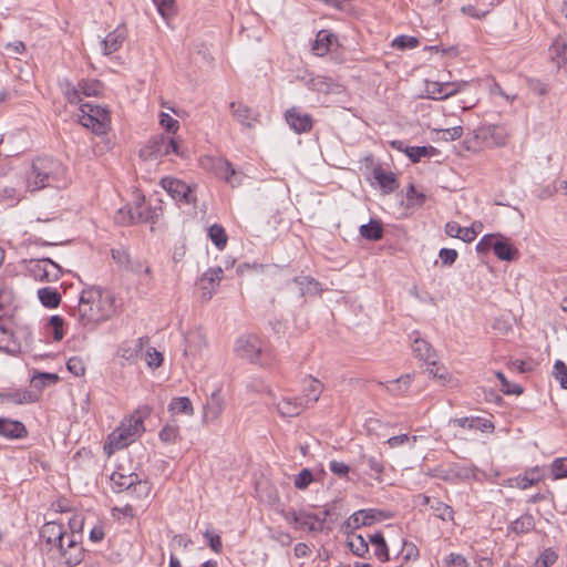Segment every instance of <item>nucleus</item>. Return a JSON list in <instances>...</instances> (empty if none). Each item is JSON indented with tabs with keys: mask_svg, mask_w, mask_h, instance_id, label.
<instances>
[{
	"mask_svg": "<svg viewBox=\"0 0 567 567\" xmlns=\"http://www.w3.org/2000/svg\"><path fill=\"white\" fill-rule=\"evenodd\" d=\"M115 313L114 297L97 287H90L81 292L78 316L83 327H95L109 320Z\"/></svg>",
	"mask_w": 567,
	"mask_h": 567,
	"instance_id": "1",
	"label": "nucleus"
},
{
	"mask_svg": "<svg viewBox=\"0 0 567 567\" xmlns=\"http://www.w3.org/2000/svg\"><path fill=\"white\" fill-rule=\"evenodd\" d=\"M64 176V167L53 158L39 157L33 161L27 176V188L35 192L44 187H60Z\"/></svg>",
	"mask_w": 567,
	"mask_h": 567,
	"instance_id": "2",
	"label": "nucleus"
},
{
	"mask_svg": "<svg viewBox=\"0 0 567 567\" xmlns=\"http://www.w3.org/2000/svg\"><path fill=\"white\" fill-rule=\"evenodd\" d=\"M80 123L97 135L105 134L110 124L109 112L97 104L82 103Z\"/></svg>",
	"mask_w": 567,
	"mask_h": 567,
	"instance_id": "3",
	"label": "nucleus"
},
{
	"mask_svg": "<svg viewBox=\"0 0 567 567\" xmlns=\"http://www.w3.org/2000/svg\"><path fill=\"white\" fill-rule=\"evenodd\" d=\"M142 430L143 422L141 419L134 420V422H131L127 426L122 424V426L109 435L107 443L104 445V451L111 455L115 451L126 447L135 440Z\"/></svg>",
	"mask_w": 567,
	"mask_h": 567,
	"instance_id": "4",
	"label": "nucleus"
},
{
	"mask_svg": "<svg viewBox=\"0 0 567 567\" xmlns=\"http://www.w3.org/2000/svg\"><path fill=\"white\" fill-rule=\"evenodd\" d=\"M23 262L28 274L39 281H56L62 275V268L50 258H32Z\"/></svg>",
	"mask_w": 567,
	"mask_h": 567,
	"instance_id": "5",
	"label": "nucleus"
},
{
	"mask_svg": "<svg viewBox=\"0 0 567 567\" xmlns=\"http://www.w3.org/2000/svg\"><path fill=\"white\" fill-rule=\"evenodd\" d=\"M235 352L241 359L257 362L262 357L264 343L258 336L245 334L237 339Z\"/></svg>",
	"mask_w": 567,
	"mask_h": 567,
	"instance_id": "6",
	"label": "nucleus"
},
{
	"mask_svg": "<svg viewBox=\"0 0 567 567\" xmlns=\"http://www.w3.org/2000/svg\"><path fill=\"white\" fill-rule=\"evenodd\" d=\"M102 90V84L97 80H83L79 82L76 86L66 83L63 92L65 99L70 103H80L82 101V95L84 96H94L97 95Z\"/></svg>",
	"mask_w": 567,
	"mask_h": 567,
	"instance_id": "7",
	"label": "nucleus"
},
{
	"mask_svg": "<svg viewBox=\"0 0 567 567\" xmlns=\"http://www.w3.org/2000/svg\"><path fill=\"white\" fill-rule=\"evenodd\" d=\"M66 542V547L62 546L56 551L68 567L78 566L85 555L81 544V535L70 534Z\"/></svg>",
	"mask_w": 567,
	"mask_h": 567,
	"instance_id": "8",
	"label": "nucleus"
},
{
	"mask_svg": "<svg viewBox=\"0 0 567 567\" xmlns=\"http://www.w3.org/2000/svg\"><path fill=\"white\" fill-rule=\"evenodd\" d=\"M69 533L64 528L63 524L58 522L45 523L41 530L40 536L50 546V550L62 548L63 543L68 540Z\"/></svg>",
	"mask_w": 567,
	"mask_h": 567,
	"instance_id": "9",
	"label": "nucleus"
},
{
	"mask_svg": "<svg viewBox=\"0 0 567 567\" xmlns=\"http://www.w3.org/2000/svg\"><path fill=\"white\" fill-rule=\"evenodd\" d=\"M161 185L172 196V198L176 200H181L186 204L196 202V197L194 196L190 186L183 181L173 177H164L161 181Z\"/></svg>",
	"mask_w": 567,
	"mask_h": 567,
	"instance_id": "10",
	"label": "nucleus"
},
{
	"mask_svg": "<svg viewBox=\"0 0 567 567\" xmlns=\"http://www.w3.org/2000/svg\"><path fill=\"white\" fill-rule=\"evenodd\" d=\"M466 85V82H435L427 81L425 84L426 96L432 100H444L455 95Z\"/></svg>",
	"mask_w": 567,
	"mask_h": 567,
	"instance_id": "11",
	"label": "nucleus"
},
{
	"mask_svg": "<svg viewBox=\"0 0 567 567\" xmlns=\"http://www.w3.org/2000/svg\"><path fill=\"white\" fill-rule=\"evenodd\" d=\"M285 120L289 127L297 134L309 133L313 127V118L310 114L292 106L285 113Z\"/></svg>",
	"mask_w": 567,
	"mask_h": 567,
	"instance_id": "12",
	"label": "nucleus"
},
{
	"mask_svg": "<svg viewBox=\"0 0 567 567\" xmlns=\"http://www.w3.org/2000/svg\"><path fill=\"white\" fill-rule=\"evenodd\" d=\"M383 517L382 512L374 508L360 509L353 513L343 524L344 530L350 534L361 526H371L374 522Z\"/></svg>",
	"mask_w": 567,
	"mask_h": 567,
	"instance_id": "13",
	"label": "nucleus"
},
{
	"mask_svg": "<svg viewBox=\"0 0 567 567\" xmlns=\"http://www.w3.org/2000/svg\"><path fill=\"white\" fill-rule=\"evenodd\" d=\"M225 408V401L220 396V390H215L207 399L203 411V423H215L221 415Z\"/></svg>",
	"mask_w": 567,
	"mask_h": 567,
	"instance_id": "14",
	"label": "nucleus"
},
{
	"mask_svg": "<svg viewBox=\"0 0 567 567\" xmlns=\"http://www.w3.org/2000/svg\"><path fill=\"white\" fill-rule=\"evenodd\" d=\"M229 109L233 117L243 126L248 128L255 127L258 121V113L241 102H231Z\"/></svg>",
	"mask_w": 567,
	"mask_h": 567,
	"instance_id": "15",
	"label": "nucleus"
},
{
	"mask_svg": "<svg viewBox=\"0 0 567 567\" xmlns=\"http://www.w3.org/2000/svg\"><path fill=\"white\" fill-rule=\"evenodd\" d=\"M223 275L224 270L221 269V267L209 268L202 275L199 279V285L200 288L204 290L203 296L207 300L212 298L216 287L219 286L223 279Z\"/></svg>",
	"mask_w": 567,
	"mask_h": 567,
	"instance_id": "16",
	"label": "nucleus"
},
{
	"mask_svg": "<svg viewBox=\"0 0 567 567\" xmlns=\"http://www.w3.org/2000/svg\"><path fill=\"white\" fill-rule=\"evenodd\" d=\"M148 343L147 337H141L138 339L124 341L118 350L117 354L124 359L125 361L133 362L136 361L144 347Z\"/></svg>",
	"mask_w": 567,
	"mask_h": 567,
	"instance_id": "17",
	"label": "nucleus"
},
{
	"mask_svg": "<svg viewBox=\"0 0 567 567\" xmlns=\"http://www.w3.org/2000/svg\"><path fill=\"white\" fill-rule=\"evenodd\" d=\"M130 221L146 223L157 217V209L145 205V198L138 199L134 207L127 208Z\"/></svg>",
	"mask_w": 567,
	"mask_h": 567,
	"instance_id": "18",
	"label": "nucleus"
},
{
	"mask_svg": "<svg viewBox=\"0 0 567 567\" xmlns=\"http://www.w3.org/2000/svg\"><path fill=\"white\" fill-rule=\"evenodd\" d=\"M28 435L27 427L20 421L0 417V436L6 439H23Z\"/></svg>",
	"mask_w": 567,
	"mask_h": 567,
	"instance_id": "19",
	"label": "nucleus"
},
{
	"mask_svg": "<svg viewBox=\"0 0 567 567\" xmlns=\"http://www.w3.org/2000/svg\"><path fill=\"white\" fill-rule=\"evenodd\" d=\"M323 390L322 383L311 375L303 380V394L299 396L306 403V408L316 403Z\"/></svg>",
	"mask_w": 567,
	"mask_h": 567,
	"instance_id": "20",
	"label": "nucleus"
},
{
	"mask_svg": "<svg viewBox=\"0 0 567 567\" xmlns=\"http://www.w3.org/2000/svg\"><path fill=\"white\" fill-rule=\"evenodd\" d=\"M278 413L284 417H293L299 415L306 408L302 399L284 398L277 404Z\"/></svg>",
	"mask_w": 567,
	"mask_h": 567,
	"instance_id": "21",
	"label": "nucleus"
},
{
	"mask_svg": "<svg viewBox=\"0 0 567 567\" xmlns=\"http://www.w3.org/2000/svg\"><path fill=\"white\" fill-rule=\"evenodd\" d=\"M125 39L126 30L123 27L116 28L101 41L103 53L105 55H110L113 52H116L120 50Z\"/></svg>",
	"mask_w": 567,
	"mask_h": 567,
	"instance_id": "22",
	"label": "nucleus"
},
{
	"mask_svg": "<svg viewBox=\"0 0 567 567\" xmlns=\"http://www.w3.org/2000/svg\"><path fill=\"white\" fill-rule=\"evenodd\" d=\"M215 173L220 178L225 179L233 187L240 184V181L236 178V171L231 164L224 158L212 159Z\"/></svg>",
	"mask_w": 567,
	"mask_h": 567,
	"instance_id": "23",
	"label": "nucleus"
},
{
	"mask_svg": "<svg viewBox=\"0 0 567 567\" xmlns=\"http://www.w3.org/2000/svg\"><path fill=\"white\" fill-rule=\"evenodd\" d=\"M334 42H337V37L332 32L320 30L313 42L312 51L316 55L323 56L330 51Z\"/></svg>",
	"mask_w": 567,
	"mask_h": 567,
	"instance_id": "24",
	"label": "nucleus"
},
{
	"mask_svg": "<svg viewBox=\"0 0 567 567\" xmlns=\"http://www.w3.org/2000/svg\"><path fill=\"white\" fill-rule=\"evenodd\" d=\"M373 177L385 194L392 193L399 187L395 174L386 172L380 166L373 168Z\"/></svg>",
	"mask_w": 567,
	"mask_h": 567,
	"instance_id": "25",
	"label": "nucleus"
},
{
	"mask_svg": "<svg viewBox=\"0 0 567 567\" xmlns=\"http://www.w3.org/2000/svg\"><path fill=\"white\" fill-rule=\"evenodd\" d=\"M445 233L452 238L462 239L464 243H471L477 236V231L474 227H461L456 221L446 223Z\"/></svg>",
	"mask_w": 567,
	"mask_h": 567,
	"instance_id": "26",
	"label": "nucleus"
},
{
	"mask_svg": "<svg viewBox=\"0 0 567 567\" xmlns=\"http://www.w3.org/2000/svg\"><path fill=\"white\" fill-rule=\"evenodd\" d=\"M10 324L11 321L9 319H0V350L8 353L14 352L18 349Z\"/></svg>",
	"mask_w": 567,
	"mask_h": 567,
	"instance_id": "27",
	"label": "nucleus"
},
{
	"mask_svg": "<svg viewBox=\"0 0 567 567\" xmlns=\"http://www.w3.org/2000/svg\"><path fill=\"white\" fill-rule=\"evenodd\" d=\"M293 282L298 286L300 297L318 296L321 292V285L315 278L299 276L293 278Z\"/></svg>",
	"mask_w": 567,
	"mask_h": 567,
	"instance_id": "28",
	"label": "nucleus"
},
{
	"mask_svg": "<svg viewBox=\"0 0 567 567\" xmlns=\"http://www.w3.org/2000/svg\"><path fill=\"white\" fill-rule=\"evenodd\" d=\"M453 423L463 429L478 430L482 432L492 431L494 429L492 422L476 416L454 419Z\"/></svg>",
	"mask_w": 567,
	"mask_h": 567,
	"instance_id": "29",
	"label": "nucleus"
},
{
	"mask_svg": "<svg viewBox=\"0 0 567 567\" xmlns=\"http://www.w3.org/2000/svg\"><path fill=\"white\" fill-rule=\"evenodd\" d=\"M369 542L374 547V555L379 560L388 561L391 559L390 548L381 532L369 535Z\"/></svg>",
	"mask_w": 567,
	"mask_h": 567,
	"instance_id": "30",
	"label": "nucleus"
},
{
	"mask_svg": "<svg viewBox=\"0 0 567 567\" xmlns=\"http://www.w3.org/2000/svg\"><path fill=\"white\" fill-rule=\"evenodd\" d=\"M423 503L429 505L434 515L443 520L453 519V509L447 504L441 502L437 498H431L429 496L423 497Z\"/></svg>",
	"mask_w": 567,
	"mask_h": 567,
	"instance_id": "31",
	"label": "nucleus"
},
{
	"mask_svg": "<svg viewBox=\"0 0 567 567\" xmlns=\"http://www.w3.org/2000/svg\"><path fill=\"white\" fill-rule=\"evenodd\" d=\"M162 142H164V136L151 140L148 144L141 150V156L144 159H157L158 157L165 156Z\"/></svg>",
	"mask_w": 567,
	"mask_h": 567,
	"instance_id": "32",
	"label": "nucleus"
},
{
	"mask_svg": "<svg viewBox=\"0 0 567 567\" xmlns=\"http://www.w3.org/2000/svg\"><path fill=\"white\" fill-rule=\"evenodd\" d=\"M412 377L410 374L402 375L396 380L380 383L386 391L393 395H403L410 388Z\"/></svg>",
	"mask_w": 567,
	"mask_h": 567,
	"instance_id": "33",
	"label": "nucleus"
},
{
	"mask_svg": "<svg viewBox=\"0 0 567 567\" xmlns=\"http://www.w3.org/2000/svg\"><path fill=\"white\" fill-rule=\"evenodd\" d=\"M38 298L40 302L50 309L59 307L61 302L60 292L51 287H44L38 290Z\"/></svg>",
	"mask_w": 567,
	"mask_h": 567,
	"instance_id": "34",
	"label": "nucleus"
},
{
	"mask_svg": "<svg viewBox=\"0 0 567 567\" xmlns=\"http://www.w3.org/2000/svg\"><path fill=\"white\" fill-rule=\"evenodd\" d=\"M34 395L28 390H14L1 393V402H11L14 404H25L34 402Z\"/></svg>",
	"mask_w": 567,
	"mask_h": 567,
	"instance_id": "35",
	"label": "nucleus"
},
{
	"mask_svg": "<svg viewBox=\"0 0 567 567\" xmlns=\"http://www.w3.org/2000/svg\"><path fill=\"white\" fill-rule=\"evenodd\" d=\"M493 250L498 259L506 261L513 260L517 255V249L505 239L497 238Z\"/></svg>",
	"mask_w": 567,
	"mask_h": 567,
	"instance_id": "36",
	"label": "nucleus"
},
{
	"mask_svg": "<svg viewBox=\"0 0 567 567\" xmlns=\"http://www.w3.org/2000/svg\"><path fill=\"white\" fill-rule=\"evenodd\" d=\"M534 527L535 519L533 515L526 513L511 524L509 530L516 535H523L529 533Z\"/></svg>",
	"mask_w": 567,
	"mask_h": 567,
	"instance_id": "37",
	"label": "nucleus"
},
{
	"mask_svg": "<svg viewBox=\"0 0 567 567\" xmlns=\"http://www.w3.org/2000/svg\"><path fill=\"white\" fill-rule=\"evenodd\" d=\"M111 482L113 486L116 488V492H121L123 489L131 491L134 483H137V474L131 473L128 475H125L120 472H114L111 475Z\"/></svg>",
	"mask_w": 567,
	"mask_h": 567,
	"instance_id": "38",
	"label": "nucleus"
},
{
	"mask_svg": "<svg viewBox=\"0 0 567 567\" xmlns=\"http://www.w3.org/2000/svg\"><path fill=\"white\" fill-rule=\"evenodd\" d=\"M360 235L368 240H380L383 237V227L379 220L371 219L369 224L360 226Z\"/></svg>",
	"mask_w": 567,
	"mask_h": 567,
	"instance_id": "39",
	"label": "nucleus"
},
{
	"mask_svg": "<svg viewBox=\"0 0 567 567\" xmlns=\"http://www.w3.org/2000/svg\"><path fill=\"white\" fill-rule=\"evenodd\" d=\"M171 412L176 414H185L192 416L194 408L192 401L187 396L174 398L168 405Z\"/></svg>",
	"mask_w": 567,
	"mask_h": 567,
	"instance_id": "40",
	"label": "nucleus"
},
{
	"mask_svg": "<svg viewBox=\"0 0 567 567\" xmlns=\"http://www.w3.org/2000/svg\"><path fill=\"white\" fill-rule=\"evenodd\" d=\"M322 520L317 515L300 511L299 522L297 527L308 529L309 532L320 530Z\"/></svg>",
	"mask_w": 567,
	"mask_h": 567,
	"instance_id": "41",
	"label": "nucleus"
},
{
	"mask_svg": "<svg viewBox=\"0 0 567 567\" xmlns=\"http://www.w3.org/2000/svg\"><path fill=\"white\" fill-rule=\"evenodd\" d=\"M400 551H398V556H401L402 563H406L410 560H416L419 558V548L412 542H408L406 539H400Z\"/></svg>",
	"mask_w": 567,
	"mask_h": 567,
	"instance_id": "42",
	"label": "nucleus"
},
{
	"mask_svg": "<svg viewBox=\"0 0 567 567\" xmlns=\"http://www.w3.org/2000/svg\"><path fill=\"white\" fill-rule=\"evenodd\" d=\"M348 545L350 550L359 557H364V555L369 551V542L363 536L357 535L354 533L349 536Z\"/></svg>",
	"mask_w": 567,
	"mask_h": 567,
	"instance_id": "43",
	"label": "nucleus"
},
{
	"mask_svg": "<svg viewBox=\"0 0 567 567\" xmlns=\"http://www.w3.org/2000/svg\"><path fill=\"white\" fill-rule=\"evenodd\" d=\"M404 152L411 162L417 163L421 158L434 154L436 150L433 146H406Z\"/></svg>",
	"mask_w": 567,
	"mask_h": 567,
	"instance_id": "44",
	"label": "nucleus"
},
{
	"mask_svg": "<svg viewBox=\"0 0 567 567\" xmlns=\"http://www.w3.org/2000/svg\"><path fill=\"white\" fill-rule=\"evenodd\" d=\"M412 349L416 357L424 361H429L434 357V351L431 344L424 339L416 338L413 342Z\"/></svg>",
	"mask_w": 567,
	"mask_h": 567,
	"instance_id": "45",
	"label": "nucleus"
},
{
	"mask_svg": "<svg viewBox=\"0 0 567 567\" xmlns=\"http://www.w3.org/2000/svg\"><path fill=\"white\" fill-rule=\"evenodd\" d=\"M112 258L120 267L124 269H135L133 260L131 259L127 249L124 247L113 248Z\"/></svg>",
	"mask_w": 567,
	"mask_h": 567,
	"instance_id": "46",
	"label": "nucleus"
},
{
	"mask_svg": "<svg viewBox=\"0 0 567 567\" xmlns=\"http://www.w3.org/2000/svg\"><path fill=\"white\" fill-rule=\"evenodd\" d=\"M487 132L497 146L505 145L511 135L508 130L503 125H491L487 127Z\"/></svg>",
	"mask_w": 567,
	"mask_h": 567,
	"instance_id": "47",
	"label": "nucleus"
},
{
	"mask_svg": "<svg viewBox=\"0 0 567 567\" xmlns=\"http://www.w3.org/2000/svg\"><path fill=\"white\" fill-rule=\"evenodd\" d=\"M360 462L370 468L371 476H373L375 480L381 478V474L383 472V464L378 457L361 455Z\"/></svg>",
	"mask_w": 567,
	"mask_h": 567,
	"instance_id": "48",
	"label": "nucleus"
},
{
	"mask_svg": "<svg viewBox=\"0 0 567 567\" xmlns=\"http://www.w3.org/2000/svg\"><path fill=\"white\" fill-rule=\"evenodd\" d=\"M208 235L217 248L223 249L226 246L227 235L220 225H212L208 229Z\"/></svg>",
	"mask_w": 567,
	"mask_h": 567,
	"instance_id": "49",
	"label": "nucleus"
},
{
	"mask_svg": "<svg viewBox=\"0 0 567 567\" xmlns=\"http://www.w3.org/2000/svg\"><path fill=\"white\" fill-rule=\"evenodd\" d=\"M158 13L168 21L176 12L175 0H153Z\"/></svg>",
	"mask_w": 567,
	"mask_h": 567,
	"instance_id": "50",
	"label": "nucleus"
},
{
	"mask_svg": "<svg viewBox=\"0 0 567 567\" xmlns=\"http://www.w3.org/2000/svg\"><path fill=\"white\" fill-rule=\"evenodd\" d=\"M553 375L559 382L560 386L567 390V365L561 360L555 362Z\"/></svg>",
	"mask_w": 567,
	"mask_h": 567,
	"instance_id": "51",
	"label": "nucleus"
},
{
	"mask_svg": "<svg viewBox=\"0 0 567 567\" xmlns=\"http://www.w3.org/2000/svg\"><path fill=\"white\" fill-rule=\"evenodd\" d=\"M557 558V554L551 548H547L536 559L534 567H550L556 563Z\"/></svg>",
	"mask_w": 567,
	"mask_h": 567,
	"instance_id": "52",
	"label": "nucleus"
},
{
	"mask_svg": "<svg viewBox=\"0 0 567 567\" xmlns=\"http://www.w3.org/2000/svg\"><path fill=\"white\" fill-rule=\"evenodd\" d=\"M49 327L52 331V337L54 341L62 340L64 332H63V319L60 316H52L49 320Z\"/></svg>",
	"mask_w": 567,
	"mask_h": 567,
	"instance_id": "53",
	"label": "nucleus"
},
{
	"mask_svg": "<svg viewBox=\"0 0 567 567\" xmlns=\"http://www.w3.org/2000/svg\"><path fill=\"white\" fill-rule=\"evenodd\" d=\"M20 200L17 189L12 187H4L0 190V203L8 206H13Z\"/></svg>",
	"mask_w": 567,
	"mask_h": 567,
	"instance_id": "54",
	"label": "nucleus"
},
{
	"mask_svg": "<svg viewBox=\"0 0 567 567\" xmlns=\"http://www.w3.org/2000/svg\"><path fill=\"white\" fill-rule=\"evenodd\" d=\"M496 378L501 381V384H502V391L505 393V394H520L523 392V389L520 385L516 384V383H511L506 377L504 375V373L502 372H496Z\"/></svg>",
	"mask_w": 567,
	"mask_h": 567,
	"instance_id": "55",
	"label": "nucleus"
},
{
	"mask_svg": "<svg viewBox=\"0 0 567 567\" xmlns=\"http://www.w3.org/2000/svg\"><path fill=\"white\" fill-rule=\"evenodd\" d=\"M313 481L312 472L309 468H303L295 478V487L298 489L307 488Z\"/></svg>",
	"mask_w": 567,
	"mask_h": 567,
	"instance_id": "56",
	"label": "nucleus"
},
{
	"mask_svg": "<svg viewBox=\"0 0 567 567\" xmlns=\"http://www.w3.org/2000/svg\"><path fill=\"white\" fill-rule=\"evenodd\" d=\"M417 45V38L410 35H399L392 42V47H395L398 49H414Z\"/></svg>",
	"mask_w": 567,
	"mask_h": 567,
	"instance_id": "57",
	"label": "nucleus"
},
{
	"mask_svg": "<svg viewBox=\"0 0 567 567\" xmlns=\"http://www.w3.org/2000/svg\"><path fill=\"white\" fill-rule=\"evenodd\" d=\"M66 368L75 377H82L85 373V364L80 357L70 358L66 362Z\"/></svg>",
	"mask_w": 567,
	"mask_h": 567,
	"instance_id": "58",
	"label": "nucleus"
},
{
	"mask_svg": "<svg viewBox=\"0 0 567 567\" xmlns=\"http://www.w3.org/2000/svg\"><path fill=\"white\" fill-rule=\"evenodd\" d=\"M553 52L564 62L567 61V38L558 37L551 44Z\"/></svg>",
	"mask_w": 567,
	"mask_h": 567,
	"instance_id": "59",
	"label": "nucleus"
},
{
	"mask_svg": "<svg viewBox=\"0 0 567 567\" xmlns=\"http://www.w3.org/2000/svg\"><path fill=\"white\" fill-rule=\"evenodd\" d=\"M406 199L409 205L421 206L425 200V195L419 193L413 184H410L406 190Z\"/></svg>",
	"mask_w": 567,
	"mask_h": 567,
	"instance_id": "60",
	"label": "nucleus"
},
{
	"mask_svg": "<svg viewBox=\"0 0 567 567\" xmlns=\"http://www.w3.org/2000/svg\"><path fill=\"white\" fill-rule=\"evenodd\" d=\"M158 436L165 443H174L178 436V427L175 425H166L159 431Z\"/></svg>",
	"mask_w": 567,
	"mask_h": 567,
	"instance_id": "61",
	"label": "nucleus"
},
{
	"mask_svg": "<svg viewBox=\"0 0 567 567\" xmlns=\"http://www.w3.org/2000/svg\"><path fill=\"white\" fill-rule=\"evenodd\" d=\"M159 124L167 131V132H171V133H176L177 130L179 128V123L177 120L173 118L169 114L167 113H161L159 114Z\"/></svg>",
	"mask_w": 567,
	"mask_h": 567,
	"instance_id": "62",
	"label": "nucleus"
},
{
	"mask_svg": "<svg viewBox=\"0 0 567 567\" xmlns=\"http://www.w3.org/2000/svg\"><path fill=\"white\" fill-rule=\"evenodd\" d=\"M146 362L150 368H158L163 362V355L155 348H148L146 351Z\"/></svg>",
	"mask_w": 567,
	"mask_h": 567,
	"instance_id": "63",
	"label": "nucleus"
},
{
	"mask_svg": "<svg viewBox=\"0 0 567 567\" xmlns=\"http://www.w3.org/2000/svg\"><path fill=\"white\" fill-rule=\"evenodd\" d=\"M553 474L556 478L567 477V457L558 458L553 463Z\"/></svg>",
	"mask_w": 567,
	"mask_h": 567,
	"instance_id": "64",
	"label": "nucleus"
}]
</instances>
